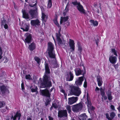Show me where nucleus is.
<instances>
[{"mask_svg":"<svg viewBox=\"0 0 120 120\" xmlns=\"http://www.w3.org/2000/svg\"><path fill=\"white\" fill-rule=\"evenodd\" d=\"M28 0H25L26 2H28ZM30 3H35L34 4H29V5L31 7H34V10H30L29 12V14L30 16H29L28 14L26 12V11L24 8L22 10V13L23 14V17L26 19L27 20H30L31 19H32L34 17V15L36 14V10L37 8L35 6L37 3V0H30Z\"/></svg>","mask_w":120,"mask_h":120,"instance_id":"obj_1","label":"nucleus"},{"mask_svg":"<svg viewBox=\"0 0 120 120\" xmlns=\"http://www.w3.org/2000/svg\"><path fill=\"white\" fill-rule=\"evenodd\" d=\"M45 73L43 76V82L41 84V88L50 87L52 86L51 82L49 81L50 78L49 74L50 73V69L47 64L45 63Z\"/></svg>","mask_w":120,"mask_h":120,"instance_id":"obj_2","label":"nucleus"},{"mask_svg":"<svg viewBox=\"0 0 120 120\" xmlns=\"http://www.w3.org/2000/svg\"><path fill=\"white\" fill-rule=\"evenodd\" d=\"M47 50L49 58H54L55 57V54L54 50V45L51 42L48 43Z\"/></svg>","mask_w":120,"mask_h":120,"instance_id":"obj_3","label":"nucleus"},{"mask_svg":"<svg viewBox=\"0 0 120 120\" xmlns=\"http://www.w3.org/2000/svg\"><path fill=\"white\" fill-rule=\"evenodd\" d=\"M69 89L71 93L78 96H79L81 93L80 89L79 88L73 85L69 86Z\"/></svg>","mask_w":120,"mask_h":120,"instance_id":"obj_4","label":"nucleus"},{"mask_svg":"<svg viewBox=\"0 0 120 120\" xmlns=\"http://www.w3.org/2000/svg\"><path fill=\"white\" fill-rule=\"evenodd\" d=\"M72 3L75 6H76L78 10L80 13L84 14H86L85 10L84 9L83 6L81 5L80 3L77 1L73 2Z\"/></svg>","mask_w":120,"mask_h":120,"instance_id":"obj_5","label":"nucleus"},{"mask_svg":"<svg viewBox=\"0 0 120 120\" xmlns=\"http://www.w3.org/2000/svg\"><path fill=\"white\" fill-rule=\"evenodd\" d=\"M82 105L81 103L73 105L72 110L74 112H78L82 109Z\"/></svg>","mask_w":120,"mask_h":120,"instance_id":"obj_6","label":"nucleus"},{"mask_svg":"<svg viewBox=\"0 0 120 120\" xmlns=\"http://www.w3.org/2000/svg\"><path fill=\"white\" fill-rule=\"evenodd\" d=\"M58 34L57 33L56 34V39L58 43L60 45H64L65 44V41L63 39H61L60 38L61 36V35L60 31H58Z\"/></svg>","mask_w":120,"mask_h":120,"instance_id":"obj_7","label":"nucleus"},{"mask_svg":"<svg viewBox=\"0 0 120 120\" xmlns=\"http://www.w3.org/2000/svg\"><path fill=\"white\" fill-rule=\"evenodd\" d=\"M50 58L48 59V60L51 63L52 67L54 68H56L58 67V64L56 60L54 58Z\"/></svg>","mask_w":120,"mask_h":120,"instance_id":"obj_8","label":"nucleus"},{"mask_svg":"<svg viewBox=\"0 0 120 120\" xmlns=\"http://www.w3.org/2000/svg\"><path fill=\"white\" fill-rule=\"evenodd\" d=\"M74 71L75 72V75L77 76H78L79 75H83L84 76V75L85 74V70H81L80 68H75L74 69Z\"/></svg>","mask_w":120,"mask_h":120,"instance_id":"obj_9","label":"nucleus"},{"mask_svg":"<svg viewBox=\"0 0 120 120\" xmlns=\"http://www.w3.org/2000/svg\"><path fill=\"white\" fill-rule=\"evenodd\" d=\"M68 16L64 17H61L60 23V24L63 23V24L68 26L69 25V22L68 21Z\"/></svg>","mask_w":120,"mask_h":120,"instance_id":"obj_10","label":"nucleus"},{"mask_svg":"<svg viewBox=\"0 0 120 120\" xmlns=\"http://www.w3.org/2000/svg\"><path fill=\"white\" fill-rule=\"evenodd\" d=\"M74 76L73 72L70 71L67 73L66 76L67 81H72L74 78Z\"/></svg>","mask_w":120,"mask_h":120,"instance_id":"obj_11","label":"nucleus"},{"mask_svg":"<svg viewBox=\"0 0 120 120\" xmlns=\"http://www.w3.org/2000/svg\"><path fill=\"white\" fill-rule=\"evenodd\" d=\"M67 114V112L66 110H61L59 111L58 113V116L60 118L63 117H66Z\"/></svg>","mask_w":120,"mask_h":120,"instance_id":"obj_12","label":"nucleus"},{"mask_svg":"<svg viewBox=\"0 0 120 120\" xmlns=\"http://www.w3.org/2000/svg\"><path fill=\"white\" fill-rule=\"evenodd\" d=\"M78 98L77 97H72L68 98V104L71 105L75 103L78 100Z\"/></svg>","mask_w":120,"mask_h":120,"instance_id":"obj_13","label":"nucleus"},{"mask_svg":"<svg viewBox=\"0 0 120 120\" xmlns=\"http://www.w3.org/2000/svg\"><path fill=\"white\" fill-rule=\"evenodd\" d=\"M25 36L26 37V38L24 41L26 44V43H29L31 41L32 39L31 35L29 33H27L25 34Z\"/></svg>","mask_w":120,"mask_h":120,"instance_id":"obj_14","label":"nucleus"},{"mask_svg":"<svg viewBox=\"0 0 120 120\" xmlns=\"http://www.w3.org/2000/svg\"><path fill=\"white\" fill-rule=\"evenodd\" d=\"M87 106L88 107V110L89 113H91V111L94 110L95 108L91 105V104L90 101L88 99V98H87Z\"/></svg>","mask_w":120,"mask_h":120,"instance_id":"obj_15","label":"nucleus"},{"mask_svg":"<svg viewBox=\"0 0 120 120\" xmlns=\"http://www.w3.org/2000/svg\"><path fill=\"white\" fill-rule=\"evenodd\" d=\"M75 43L74 41L70 39L69 41V45L70 47V51L71 52L75 51Z\"/></svg>","mask_w":120,"mask_h":120,"instance_id":"obj_16","label":"nucleus"},{"mask_svg":"<svg viewBox=\"0 0 120 120\" xmlns=\"http://www.w3.org/2000/svg\"><path fill=\"white\" fill-rule=\"evenodd\" d=\"M109 60L110 62L113 64H115L117 61L116 56H114L112 54L110 55L109 58Z\"/></svg>","mask_w":120,"mask_h":120,"instance_id":"obj_17","label":"nucleus"},{"mask_svg":"<svg viewBox=\"0 0 120 120\" xmlns=\"http://www.w3.org/2000/svg\"><path fill=\"white\" fill-rule=\"evenodd\" d=\"M40 22L38 19L33 20L31 21L30 23L31 26H36L40 25Z\"/></svg>","mask_w":120,"mask_h":120,"instance_id":"obj_18","label":"nucleus"},{"mask_svg":"<svg viewBox=\"0 0 120 120\" xmlns=\"http://www.w3.org/2000/svg\"><path fill=\"white\" fill-rule=\"evenodd\" d=\"M83 76L79 77L76 79L75 81V84L77 86H81L83 81Z\"/></svg>","mask_w":120,"mask_h":120,"instance_id":"obj_19","label":"nucleus"},{"mask_svg":"<svg viewBox=\"0 0 120 120\" xmlns=\"http://www.w3.org/2000/svg\"><path fill=\"white\" fill-rule=\"evenodd\" d=\"M29 25L28 24H22L21 25V29L23 30L24 31H27L29 30Z\"/></svg>","mask_w":120,"mask_h":120,"instance_id":"obj_20","label":"nucleus"},{"mask_svg":"<svg viewBox=\"0 0 120 120\" xmlns=\"http://www.w3.org/2000/svg\"><path fill=\"white\" fill-rule=\"evenodd\" d=\"M40 91L41 94L43 95L48 97H50V94L49 93V91L47 89L41 90Z\"/></svg>","mask_w":120,"mask_h":120,"instance_id":"obj_21","label":"nucleus"},{"mask_svg":"<svg viewBox=\"0 0 120 120\" xmlns=\"http://www.w3.org/2000/svg\"><path fill=\"white\" fill-rule=\"evenodd\" d=\"M8 22L6 20L4 19L2 21L1 24V26L2 27H3L5 29H7L8 28Z\"/></svg>","mask_w":120,"mask_h":120,"instance_id":"obj_22","label":"nucleus"},{"mask_svg":"<svg viewBox=\"0 0 120 120\" xmlns=\"http://www.w3.org/2000/svg\"><path fill=\"white\" fill-rule=\"evenodd\" d=\"M41 9L42 11V20L43 22V21L46 22V19H47L48 17V15H45L43 13V11L44 10V8L42 7L41 8Z\"/></svg>","mask_w":120,"mask_h":120,"instance_id":"obj_23","label":"nucleus"},{"mask_svg":"<svg viewBox=\"0 0 120 120\" xmlns=\"http://www.w3.org/2000/svg\"><path fill=\"white\" fill-rule=\"evenodd\" d=\"M106 118L109 120H112L115 116V114L113 112H112L110 113V117L109 116V115L108 113H106L105 114Z\"/></svg>","mask_w":120,"mask_h":120,"instance_id":"obj_24","label":"nucleus"},{"mask_svg":"<svg viewBox=\"0 0 120 120\" xmlns=\"http://www.w3.org/2000/svg\"><path fill=\"white\" fill-rule=\"evenodd\" d=\"M97 80L98 86H101L102 85L103 82L101 77L99 76H98Z\"/></svg>","mask_w":120,"mask_h":120,"instance_id":"obj_25","label":"nucleus"},{"mask_svg":"<svg viewBox=\"0 0 120 120\" xmlns=\"http://www.w3.org/2000/svg\"><path fill=\"white\" fill-rule=\"evenodd\" d=\"M112 92L110 90H108L106 92V94L107 96L108 99L109 100H112L113 98L112 95Z\"/></svg>","mask_w":120,"mask_h":120,"instance_id":"obj_26","label":"nucleus"},{"mask_svg":"<svg viewBox=\"0 0 120 120\" xmlns=\"http://www.w3.org/2000/svg\"><path fill=\"white\" fill-rule=\"evenodd\" d=\"M21 116V114L19 113L18 112H16L15 115L13 116H12L11 118V119H13V120H15L16 117H17L18 118V119L19 120L20 119V116Z\"/></svg>","mask_w":120,"mask_h":120,"instance_id":"obj_27","label":"nucleus"},{"mask_svg":"<svg viewBox=\"0 0 120 120\" xmlns=\"http://www.w3.org/2000/svg\"><path fill=\"white\" fill-rule=\"evenodd\" d=\"M87 118V116L85 114H82L80 115L79 117L80 120H86Z\"/></svg>","mask_w":120,"mask_h":120,"instance_id":"obj_28","label":"nucleus"},{"mask_svg":"<svg viewBox=\"0 0 120 120\" xmlns=\"http://www.w3.org/2000/svg\"><path fill=\"white\" fill-rule=\"evenodd\" d=\"M30 88L32 92H37V86H35V85H33L31 86Z\"/></svg>","mask_w":120,"mask_h":120,"instance_id":"obj_29","label":"nucleus"},{"mask_svg":"<svg viewBox=\"0 0 120 120\" xmlns=\"http://www.w3.org/2000/svg\"><path fill=\"white\" fill-rule=\"evenodd\" d=\"M90 22L91 25H93L94 26H98V22L96 21H94V20H90Z\"/></svg>","mask_w":120,"mask_h":120,"instance_id":"obj_30","label":"nucleus"},{"mask_svg":"<svg viewBox=\"0 0 120 120\" xmlns=\"http://www.w3.org/2000/svg\"><path fill=\"white\" fill-rule=\"evenodd\" d=\"M69 7V2H68L67 4L65 10H64V11L63 13V14L64 15H65L66 12L68 11V8Z\"/></svg>","mask_w":120,"mask_h":120,"instance_id":"obj_31","label":"nucleus"},{"mask_svg":"<svg viewBox=\"0 0 120 120\" xmlns=\"http://www.w3.org/2000/svg\"><path fill=\"white\" fill-rule=\"evenodd\" d=\"M35 48V45L34 43H32L29 46V49L31 51H33Z\"/></svg>","mask_w":120,"mask_h":120,"instance_id":"obj_32","label":"nucleus"},{"mask_svg":"<svg viewBox=\"0 0 120 120\" xmlns=\"http://www.w3.org/2000/svg\"><path fill=\"white\" fill-rule=\"evenodd\" d=\"M78 51L80 54L81 53V52L82 50V48L81 46L80 45V43L79 42L77 43Z\"/></svg>","mask_w":120,"mask_h":120,"instance_id":"obj_33","label":"nucleus"},{"mask_svg":"<svg viewBox=\"0 0 120 120\" xmlns=\"http://www.w3.org/2000/svg\"><path fill=\"white\" fill-rule=\"evenodd\" d=\"M34 59L35 61L37 62L38 64H40L41 63V59L38 57L35 56L34 57Z\"/></svg>","mask_w":120,"mask_h":120,"instance_id":"obj_34","label":"nucleus"},{"mask_svg":"<svg viewBox=\"0 0 120 120\" xmlns=\"http://www.w3.org/2000/svg\"><path fill=\"white\" fill-rule=\"evenodd\" d=\"M110 52L111 53L114 54L116 56H117V51L114 49H112Z\"/></svg>","mask_w":120,"mask_h":120,"instance_id":"obj_35","label":"nucleus"},{"mask_svg":"<svg viewBox=\"0 0 120 120\" xmlns=\"http://www.w3.org/2000/svg\"><path fill=\"white\" fill-rule=\"evenodd\" d=\"M52 4L51 0H48V8H50L52 6Z\"/></svg>","mask_w":120,"mask_h":120,"instance_id":"obj_36","label":"nucleus"},{"mask_svg":"<svg viewBox=\"0 0 120 120\" xmlns=\"http://www.w3.org/2000/svg\"><path fill=\"white\" fill-rule=\"evenodd\" d=\"M66 109H67L69 113H70L71 112V107L70 106L67 105L66 106Z\"/></svg>","mask_w":120,"mask_h":120,"instance_id":"obj_37","label":"nucleus"},{"mask_svg":"<svg viewBox=\"0 0 120 120\" xmlns=\"http://www.w3.org/2000/svg\"><path fill=\"white\" fill-rule=\"evenodd\" d=\"M5 104L3 101H0V108L3 107L5 105Z\"/></svg>","mask_w":120,"mask_h":120,"instance_id":"obj_38","label":"nucleus"},{"mask_svg":"<svg viewBox=\"0 0 120 120\" xmlns=\"http://www.w3.org/2000/svg\"><path fill=\"white\" fill-rule=\"evenodd\" d=\"M26 79H27L30 80L31 79L30 75H26L25 76Z\"/></svg>","mask_w":120,"mask_h":120,"instance_id":"obj_39","label":"nucleus"},{"mask_svg":"<svg viewBox=\"0 0 120 120\" xmlns=\"http://www.w3.org/2000/svg\"><path fill=\"white\" fill-rule=\"evenodd\" d=\"M6 109L7 110H9L10 109L6 107V109H1V111L3 113L5 112L6 111Z\"/></svg>","mask_w":120,"mask_h":120,"instance_id":"obj_40","label":"nucleus"},{"mask_svg":"<svg viewBox=\"0 0 120 120\" xmlns=\"http://www.w3.org/2000/svg\"><path fill=\"white\" fill-rule=\"evenodd\" d=\"M54 22L55 23V24L58 26V27H59V25L57 21V20L56 19L55 20H53Z\"/></svg>","mask_w":120,"mask_h":120,"instance_id":"obj_41","label":"nucleus"},{"mask_svg":"<svg viewBox=\"0 0 120 120\" xmlns=\"http://www.w3.org/2000/svg\"><path fill=\"white\" fill-rule=\"evenodd\" d=\"M52 106L55 109H56L58 107V105L56 103H53L52 104Z\"/></svg>","mask_w":120,"mask_h":120,"instance_id":"obj_42","label":"nucleus"},{"mask_svg":"<svg viewBox=\"0 0 120 120\" xmlns=\"http://www.w3.org/2000/svg\"><path fill=\"white\" fill-rule=\"evenodd\" d=\"M87 82L86 79H85V81L83 84V86L84 87L86 88L87 87Z\"/></svg>","mask_w":120,"mask_h":120,"instance_id":"obj_43","label":"nucleus"},{"mask_svg":"<svg viewBox=\"0 0 120 120\" xmlns=\"http://www.w3.org/2000/svg\"><path fill=\"white\" fill-rule=\"evenodd\" d=\"M101 94L102 95L103 97L104 98V99L106 100L107 99V97L106 96H105L104 95V92H103V93L102 92L101 93Z\"/></svg>","mask_w":120,"mask_h":120,"instance_id":"obj_44","label":"nucleus"},{"mask_svg":"<svg viewBox=\"0 0 120 120\" xmlns=\"http://www.w3.org/2000/svg\"><path fill=\"white\" fill-rule=\"evenodd\" d=\"M61 92L63 93L64 94L65 96H67V94H66L65 93V91L63 90H61Z\"/></svg>","mask_w":120,"mask_h":120,"instance_id":"obj_45","label":"nucleus"},{"mask_svg":"<svg viewBox=\"0 0 120 120\" xmlns=\"http://www.w3.org/2000/svg\"><path fill=\"white\" fill-rule=\"evenodd\" d=\"M21 86L22 89V90H24V84L23 82H22L21 84Z\"/></svg>","mask_w":120,"mask_h":120,"instance_id":"obj_46","label":"nucleus"},{"mask_svg":"<svg viewBox=\"0 0 120 120\" xmlns=\"http://www.w3.org/2000/svg\"><path fill=\"white\" fill-rule=\"evenodd\" d=\"M111 109L113 110H115L114 107L113 105H111Z\"/></svg>","mask_w":120,"mask_h":120,"instance_id":"obj_47","label":"nucleus"},{"mask_svg":"<svg viewBox=\"0 0 120 120\" xmlns=\"http://www.w3.org/2000/svg\"><path fill=\"white\" fill-rule=\"evenodd\" d=\"M118 64H117L114 65V66L115 67V69H117L118 68Z\"/></svg>","mask_w":120,"mask_h":120,"instance_id":"obj_48","label":"nucleus"},{"mask_svg":"<svg viewBox=\"0 0 120 120\" xmlns=\"http://www.w3.org/2000/svg\"><path fill=\"white\" fill-rule=\"evenodd\" d=\"M27 120H32V119L31 117L28 116L27 118Z\"/></svg>","mask_w":120,"mask_h":120,"instance_id":"obj_49","label":"nucleus"},{"mask_svg":"<svg viewBox=\"0 0 120 120\" xmlns=\"http://www.w3.org/2000/svg\"><path fill=\"white\" fill-rule=\"evenodd\" d=\"M2 51L0 47V55H1L2 54Z\"/></svg>","mask_w":120,"mask_h":120,"instance_id":"obj_50","label":"nucleus"},{"mask_svg":"<svg viewBox=\"0 0 120 120\" xmlns=\"http://www.w3.org/2000/svg\"><path fill=\"white\" fill-rule=\"evenodd\" d=\"M99 88L98 87H96L95 90L96 91H98L99 90Z\"/></svg>","mask_w":120,"mask_h":120,"instance_id":"obj_51","label":"nucleus"},{"mask_svg":"<svg viewBox=\"0 0 120 120\" xmlns=\"http://www.w3.org/2000/svg\"><path fill=\"white\" fill-rule=\"evenodd\" d=\"M49 120H53V118L50 116H49Z\"/></svg>","mask_w":120,"mask_h":120,"instance_id":"obj_52","label":"nucleus"},{"mask_svg":"<svg viewBox=\"0 0 120 120\" xmlns=\"http://www.w3.org/2000/svg\"><path fill=\"white\" fill-rule=\"evenodd\" d=\"M6 60H5V61H4V62H7V61H8V59H7V58H6Z\"/></svg>","mask_w":120,"mask_h":120,"instance_id":"obj_53","label":"nucleus"},{"mask_svg":"<svg viewBox=\"0 0 120 120\" xmlns=\"http://www.w3.org/2000/svg\"><path fill=\"white\" fill-rule=\"evenodd\" d=\"M98 41L96 40V41H95L96 44H97V46H98Z\"/></svg>","mask_w":120,"mask_h":120,"instance_id":"obj_54","label":"nucleus"},{"mask_svg":"<svg viewBox=\"0 0 120 120\" xmlns=\"http://www.w3.org/2000/svg\"><path fill=\"white\" fill-rule=\"evenodd\" d=\"M118 110L119 112H120V106L119 108H118Z\"/></svg>","mask_w":120,"mask_h":120,"instance_id":"obj_55","label":"nucleus"},{"mask_svg":"<svg viewBox=\"0 0 120 120\" xmlns=\"http://www.w3.org/2000/svg\"><path fill=\"white\" fill-rule=\"evenodd\" d=\"M2 58V56L1 55H0V60Z\"/></svg>","mask_w":120,"mask_h":120,"instance_id":"obj_56","label":"nucleus"},{"mask_svg":"<svg viewBox=\"0 0 120 120\" xmlns=\"http://www.w3.org/2000/svg\"><path fill=\"white\" fill-rule=\"evenodd\" d=\"M53 89V88H52L51 89L50 91L51 92L52 90Z\"/></svg>","mask_w":120,"mask_h":120,"instance_id":"obj_57","label":"nucleus"},{"mask_svg":"<svg viewBox=\"0 0 120 120\" xmlns=\"http://www.w3.org/2000/svg\"><path fill=\"white\" fill-rule=\"evenodd\" d=\"M52 37H53V40H54V41L55 44L56 45V42H55V39H54V37H53V36H52Z\"/></svg>","mask_w":120,"mask_h":120,"instance_id":"obj_58","label":"nucleus"},{"mask_svg":"<svg viewBox=\"0 0 120 120\" xmlns=\"http://www.w3.org/2000/svg\"><path fill=\"white\" fill-rule=\"evenodd\" d=\"M53 107L52 106L50 108V110H52V108Z\"/></svg>","mask_w":120,"mask_h":120,"instance_id":"obj_59","label":"nucleus"},{"mask_svg":"<svg viewBox=\"0 0 120 120\" xmlns=\"http://www.w3.org/2000/svg\"><path fill=\"white\" fill-rule=\"evenodd\" d=\"M118 116L119 117H120V114H118Z\"/></svg>","mask_w":120,"mask_h":120,"instance_id":"obj_60","label":"nucleus"},{"mask_svg":"<svg viewBox=\"0 0 120 120\" xmlns=\"http://www.w3.org/2000/svg\"><path fill=\"white\" fill-rule=\"evenodd\" d=\"M6 120H9V118H7L6 119Z\"/></svg>","mask_w":120,"mask_h":120,"instance_id":"obj_61","label":"nucleus"},{"mask_svg":"<svg viewBox=\"0 0 120 120\" xmlns=\"http://www.w3.org/2000/svg\"><path fill=\"white\" fill-rule=\"evenodd\" d=\"M87 120H92L90 118H89Z\"/></svg>","mask_w":120,"mask_h":120,"instance_id":"obj_62","label":"nucleus"},{"mask_svg":"<svg viewBox=\"0 0 120 120\" xmlns=\"http://www.w3.org/2000/svg\"><path fill=\"white\" fill-rule=\"evenodd\" d=\"M41 120H43V118H42L41 119Z\"/></svg>","mask_w":120,"mask_h":120,"instance_id":"obj_63","label":"nucleus"},{"mask_svg":"<svg viewBox=\"0 0 120 120\" xmlns=\"http://www.w3.org/2000/svg\"><path fill=\"white\" fill-rule=\"evenodd\" d=\"M102 89V88H101L100 89V90H101Z\"/></svg>","mask_w":120,"mask_h":120,"instance_id":"obj_64","label":"nucleus"}]
</instances>
